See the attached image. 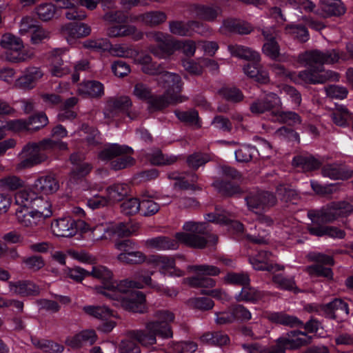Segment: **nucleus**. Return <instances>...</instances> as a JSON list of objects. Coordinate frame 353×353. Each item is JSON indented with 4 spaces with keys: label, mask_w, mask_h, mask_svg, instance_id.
<instances>
[{
    "label": "nucleus",
    "mask_w": 353,
    "mask_h": 353,
    "mask_svg": "<svg viewBox=\"0 0 353 353\" xmlns=\"http://www.w3.org/2000/svg\"><path fill=\"white\" fill-rule=\"evenodd\" d=\"M145 285L157 291L161 290V285L153 281L150 276H143L140 277V281H120L119 287L114 291L107 292L108 299L112 300L116 307H121L129 312L142 313L145 309V295L132 288L141 289Z\"/></svg>",
    "instance_id": "1"
},
{
    "label": "nucleus",
    "mask_w": 353,
    "mask_h": 353,
    "mask_svg": "<svg viewBox=\"0 0 353 353\" xmlns=\"http://www.w3.org/2000/svg\"><path fill=\"white\" fill-rule=\"evenodd\" d=\"M352 212L353 200L351 203L345 201L332 202L317 213L309 212L308 216L312 223L307 225V230L310 234L316 236L326 235L331 238L343 239L345 235L343 230L334 226L324 225L323 223L349 216Z\"/></svg>",
    "instance_id": "2"
},
{
    "label": "nucleus",
    "mask_w": 353,
    "mask_h": 353,
    "mask_svg": "<svg viewBox=\"0 0 353 353\" xmlns=\"http://www.w3.org/2000/svg\"><path fill=\"white\" fill-rule=\"evenodd\" d=\"M341 59L336 50H332L322 52L319 50L306 52L299 56L298 61L308 66L310 70L301 72L294 78L290 74V78L296 83H323L327 79L332 78V72H326L327 75L319 74L323 70V64L334 63Z\"/></svg>",
    "instance_id": "3"
},
{
    "label": "nucleus",
    "mask_w": 353,
    "mask_h": 353,
    "mask_svg": "<svg viewBox=\"0 0 353 353\" xmlns=\"http://www.w3.org/2000/svg\"><path fill=\"white\" fill-rule=\"evenodd\" d=\"M156 320L146 323L145 330H130L128 335L134 339L142 346L149 347L157 344V336L162 339H169L173 337V332L170 323L173 322L174 314L168 310H161L154 313Z\"/></svg>",
    "instance_id": "4"
},
{
    "label": "nucleus",
    "mask_w": 353,
    "mask_h": 353,
    "mask_svg": "<svg viewBox=\"0 0 353 353\" xmlns=\"http://www.w3.org/2000/svg\"><path fill=\"white\" fill-rule=\"evenodd\" d=\"M183 228L189 233L176 232L174 237L190 248L203 249L208 243L215 245L218 241V236L209 232L205 223L188 221Z\"/></svg>",
    "instance_id": "5"
},
{
    "label": "nucleus",
    "mask_w": 353,
    "mask_h": 353,
    "mask_svg": "<svg viewBox=\"0 0 353 353\" xmlns=\"http://www.w3.org/2000/svg\"><path fill=\"white\" fill-rule=\"evenodd\" d=\"M137 64L141 66L144 73L157 75L159 77V85L165 88H181L183 85L181 77L176 73L165 72L161 73L163 68L161 64L153 62L150 55H141L136 60Z\"/></svg>",
    "instance_id": "6"
},
{
    "label": "nucleus",
    "mask_w": 353,
    "mask_h": 353,
    "mask_svg": "<svg viewBox=\"0 0 353 353\" xmlns=\"http://www.w3.org/2000/svg\"><path fill=\"white\" fill-rule=\"evenodd\" d=\"M48 142L43 139L38 143H28L23 148L21 161L16 167L17 170L32 168L46 161L48 157Z\"/></svg>",
    "instance_id": "7"
},
{
    "label": "nucleus",
    "mask_w": 353,
    "mask_h": 353,
    "mask_svg": "<svg viewBox=\"0 0 353 353\" xmlns=\"http://www.w3.org/2000/svg\"><path fill=\"white\" fill-rule=\"evenodd\" d=\"M134 94L139 99L146 101L151 108L157 110L165 108L170 104L181 103L185 100L182 96L168 90L162 95H153L150 90H134Z\"/></svg>",
    "instance_id": "8"
},
{
    "label": "nucleus",
    "mask_w": 353,
    "mask_h": 353,
    "mask_svg": "<svg viewBox=\"0 0 353 353\" xmlns=\"http://www.w3.org/2000/svg\"><path fill=\"white\" fill-rule=\"evenodd\" d=\"M310 261L314 264L305 268V272L312 277H323L327 280L333 279V272L331 266L334 265V260L332 256L319 252H314L309 256Z\"/></svg>",
    "instance_id": "9"
},
{
    "label": "nucleus",
    "mask_w": 353,
    "mask_h": 353,
    "mask_svg": "<svg viewBox=\"0 0 353 353\" xmlns=\"http://www.w3.org/2000/svg\"><path fill=\"white\" fill-rule=\"evenodd\" d=\"M1 46L6 50V58L11 61H24L34 55L32 50H23V42L19 38L10 34L2 37Z\"/></svg>",
    "instance_id": "10"
},
{
    "label": "nucleus",
    "mask_w": 353,
    "mask_h": 353,
    "mask_svg": "<svg viewBox=\"0 0 353 353\" xmlns=\"http://www.w3.org/2000/svg\"><path fill=\"white\" fill-rule=\"evenodd\" d=\"M312 337L305 332L292 330L280 336L274 345V353H285L286 350H296L312 342Z\"/></svg>",
    "instance_id": "11"
},
{
    "label": "nucleus",
    "mask_w": 353,
    "mask_h": 353,
    "mask_svg": "<svg viewBox=\"0 0 353 353\" xmlns=\"http://www.w3.org/2000/svg\"><path fill=\"white\" fill-rule=\"evenodd\" d=\"M148 38L159 44V46H150L149 51L159 59H166L172 55L171 43L175 39L162 32H151L147 34Z\"/></svg>",
    "instance_id": "12"
},
{
    "label": "nucleus",
    "mask_w": 353,
    "mask_h": 353,
    "mask_svg": "<svg viewBox=\"0 0 353 353\" xmlns=\"http://www.w3.org/2000/svg\"><path fill=\"white\" fill-rule=\"evenodd\" d=\"M90 276L101 281L103 285L97 286L94 289L97 293L101 294L107 298L108 292L113 291L119 287V282L112 280V272L105 266H93L90 272Z\"/></svg>",
    "instance_id": "13"
},
{
    "label": "nucleus",
    "mask_w": 353,
    "mask_h": 353,
    "mask_svg": "<svg viewBox=\"0 0 353 353\" xmlns=\"http://www.w3.org/2000/svg\"><path fill=\"white\" fill-rule=\"evenodd\" d=\"M245 200L248 209L252 211L269 208L276 203V196L272 193L265 191L250 193Z\"/></svg>",
    "instance_id": "14"
},
{
    "label": "nucleus",
    "mask_w": 353,
    "mask_h": 353,
    "mask_svg": "<svg viewBox=\"0 0 353 353\" xmlns=\"http://www.w3.org/2000/svg\"><path fill=\"white\" fill-rule=\"evenodd\" d=\"M132 106V101L127 96L111 98L106 104L103 114L105 118L112 119L121 113H128Z\"/></svg>",
    "instance_id": "15"
},
{
    "label": "nucleus",
    "mask_w": 353,
    "mask_h": 353,
    "mask_svg": "<svg viewBox=\"0 0 353 353\" xmlns=\"http://www.w3.org/2000/svg\"><path fill=\"white\" fill-rule=\"evenodd\" d=\"M316 311L321 315L324 316L325 318L335 320L337 318L336 314L339 311L348 315L350 313L348 304L341 299H334L332 301L321 304L316 307Z\"/></svg>",
    "instance_id": "16"
},
{
    "label": "nucleus",
    "mask_w": 353,
    "mask_h": 353,
    "mask_svg": "<svg viewBox=\"0 0 353 353\" xmlns=\"http://www.w3.org/2000/svg\"><path fill=\"white\" fill-rule=\"evenodd\" d=\"M9 291L20 296H36L40 294V288L30 280L8 282Z\"/></svg>",
    "instance_id": "17"
},
{
    "label": "nucleus",
    "mask_w": 353,
    "mask_h": 353,
    "mask_svg": "<svg viewBox=\"0 0 353 353\" xmlns=\"http://www.w3.org/2000/svg\"><path fill=\"white\" fill-rule=\"evenodd\" d=\"M143 244L148 248L158 251L176 250L179 247V242L176 238L163 235L148 239Z\"/></svg>",
    "instance_id": "18"
},
{
    "label": "nucleus",
    "mask_w": 353,
    "mask_h": 353,
    "mask_svg": "<svg viewBox=\"0 0 353 353\" xmlns=\"http://www.w3.org/2000/svg\"><path fill=\"white\" fill-rule=\"evenodd\" d=\"M268 298L269 293L251 287L250 284L243 287L239 293L235 296L236 301H244L252 303H256L259 301L265 302L268 300Z\"/></svg>",
    "instance_id": "19"
},
{
    "label": "nucleus",
    "mask_w": 353,
    "mask_h": 353,
    "mask_svg": "<svg viewBox=\"0 0 353 353\" xmlns=\"http://www.w3.org/2000/svg\"><path fill=\"white\" fill-rule=\"evenodd\" d=\"M51 229L54 234L62 237H71L77 232V223L70 217L59 219L51 225Z\"/></svg>",
    "instance_id": "20"
},
{
    "label": "nucleus",
    "mask_w": 353,
    "mask_h": 353,
    "mask_svg": "<svg viewBox=\"0 0 353 353\" xmlns=\"http://www.w3.org/2000/svg\"><path fill=\"white\" fill-rule=\"evenodd\" d=\"M16 217L18 223L25 228L33 229L43 224L41 216L28 208H19L16 210Z\"/></svg>",
    "instance_id": "21"
},
{
    "label": "nucleus",
    "mask_w": 353,
    "mask_h": 353,
    "mask_svg": "<svg viewBox=\"0 0 353 353\" xmlns=\"http://www.w3.org/2000/svg\"><path fill=\"white\" fill-rule=\"evenodd\" d=\"M20 31L21 32H31V41L34 44H38L49 38V32L40 26L33 24L32 20L30 18L22 19Z\"/></svg>",
    "instance_id": "22"
},
{
    "label": "nucleus",
    "mask_w": 353,
    "mask_h": 353,
    "mask_svg": "<svg viewBox=\"0 0 353 353\" xmlns=\"http://www.w3.org/2000/svg\"><path fill=\"white\" fill-rule=\"evenodd\" d=\"M262 33L266 40L262 48L263 54L272 59H276L280 54V49L277 42L274 40L276 36L274 29L266 28L263 30Z\"/></svg>",
    "instance_id": "23"
},
{
    "label": "nucleus",
    "mask_w": 353,
    "mask_h": 353,
    "mask_svg": "<svg viewBox=\"0 0 353 353\" xmlns=\"http://www.w3.org/2000/svg\"><path fill=\"white\" fill-rule=\"evenodd\" d=\"M131 148L126 145H121L113 143L104 147L98 154V157L103 161H112L121 154L132 153Z\"/></svg>",
    "instance_id": "24"
},
{
    "label": "nucleus",
    "mask_w": 353,
    "mask_h": 353,
    "mask_svg": "<svg viewBox=\"0 0 353 353\" xmlns=\"http://www.w3.org/2000/svg\"><path fill=\"white\" fill-rule=\"evenodd\" d=\"M271 256L272 254L270 252L261 250L256 256L250 257V262L256 270L274 272L283 269L279 265L269 263L268 260Z\"/></svg>",
    "instance_id": "25"
},
{
    "label": "nucleus",
    "mask_w": 353,
    "mask_h": 353,
    "mask_svg": "<svg viewBox=\"0 0 353 353\" xmlns=\"http://www.w3.org/2000/svg\"><path fill=\"white\" fill-rule=\"evenodd\" d=\"M243 70L246 76L259 83L266 84L270 81L268 71L259 62L247 63L243 66Z\"/></svg>",
    "instance_id": "26"
},
{
    "label": "nucleus",
    "mask_w": 353,
    "mask_h": 353,
    "mask_svg": "<svg viewBox=\"0 0 353 353\" xmlns=\"http://www.w3.org/2000/svg\"><path fill=\"white\" fill-rule=\"evenodd\" d=\"M107 34L110 37H121L131 36L135 41L140 40L143 37V33L131 25L114 26L109 28Z\"/></svg>",
    "instance_id": "27"
},
{
    "label": "nucleus",
    "mask_w": 353,
    "mask_h": 353,
    "mask_svg": "<svg viewBox=\"0 0 353 353\" xmlns=\"http://www.w3.org/2000/svg\"><path fill=\"white\" fill-rule=\"evenodd\" d=\"M166 14L161 11L150 12L130 16V22H139L147 26H157L166 20Z\"/></svg>",
    "instance_id": "28"
},
{
    "label": "nucleus",
    "mask_w": 353,
    "mask_h": 353,
    "mask_svg": "<svg viewBox=\"0 0 353 353\" xmlns=\"http://www.w3.org/2000/svg\"><path fill=\"white\" fill-rule=\"evenodd\" d=\"M91 30L89 26L84 23H68L63 26L61 33L70 41L73 39L86 37L90 34Z\"/></svg>",
    "instance_id": "29"
},
{
    "label": "nucleus",
    "mask_w": 353,
    "mask_h": 353,
    "mask_svg": "<svg viewBox=\"0 0 353 353\" xmlns=\"http://www.w3.org/2000/svg\"><path fill=\"white\" fill-rule=\"evenodd\" d=\"M34 188L40 193L48 194L57 192L59 188V184L52 175H45L35 180Z\"/></svg>",
    "instance_id": "30"
},
{
    "label": "nucleus",
    "mask_w": 353,
    "mask_h": 353,
    "mask_svg": "<svg viewBox=\"0 0 353 353\" xmlns=\"http://www.w3.org/2000/svg\"><path fill=\"white\" fill-rule=\"evenodd\" d=\"M199 23L195 21H179L174 20L169 22V30L172 34L187 37L192 34V28L197 26Z\"/></svg>",
    "instance_id": "31"
},
{
    "label": "nucleus",
    "mask_w": 353,
    "mask_h": 353,
    "mask_svg": "<svg viewBox=\"0 0 353 353\" xmlns=\"http://www.w3.org/2000/svg\"><path fill=\"white\" fill-rule=\"evenodd\" d=\"M268 319L272 323L290 327H299L303 325L296 316L284 312H271L268 314Z\"/></svg>",
    "instance_id": "32"
},
{
    "label": "nucleus",
    "mask_w": 353,
    "mask_h": 353,
    "mask_svg": "<svg viewBox=\"0 0 353 353\" xmlns=\"http://www.w3.org/2000/svg\"><path fill=\"white\" fill-rule=\"evenodd\" d=\"M196 16L204 21H214L222 12V9L217 5H196L194 7Z\"/></svg>",
    "instance_id": "33"
},
{
    "label": "nucleus",
    "mask_w": 353,
    "mask_h": 353,
    "mask_svg": "<svg viewBox=\"0 0 353 353\" xmlns=\"http://www.w3.org/2000/svg\"><path fill=\"white\" fill-rule=\"evenodd\" d=\"M212 186L220 194L225 196H234L243 192L239 185L229 181L216 180L213 182Z\"/></svg>",
    "instance_id": "34"
},
{
    "label": "nucleus",
    "mask_w": 353,
    "mask_h": 353,
    "mask_svg": "<svg viewBox=\"0 0 353 353\" xmlns=\"http://www.w3.org/2000/svg\"><path fill=\"white\" fill-rule=\"evenodd\" d=\"M293 164L301 168L305 172L318 169L321 166V162L312 155H298L293 158Z\"/></svg>",
    "instance_id": "35"
},
{
    "label": "nucleus",
    "mask_w": 353,
    "mask_h": 353,
    "mask_svg": "<svg viewBox=\"0 0 353 353\" xmlns=\"http://www.w3.org/2000/svg\"><path fill=\"white\" fill-rule=\"evenodd\" d=\"M159 268L163 275L179 277L184 274L183 271L176 268L175 259L170 256L163 255Z\"/></svg>",
    "instance_id": "36"
},
{
    "label": "nucleus",
    "mask_w": 353,
    "mask_h": 353,
    "mask_svg": "<svg viewBox=\"0 0 353 353\" xmlns=\"http://www.w3.org/2000/svg\"><path fill=\"white\" fill-rule=\"evenodd\" d=\"M106 196L110 203L121 201L128 193V186L124 183H116L105 190Z\"/></svg>",
    "instance_id": "37"
},
{
    "label": "nucleus",
    "mask_w": 353,
    "mask_h": 353,
    "mask_svg": "<svg viewBox=\"0 0 353 353\" xmlns=\"http://www.w3.org/2000/svg\"><path fill=\"white\" fill-rule=\"evenodd\" d=\"M321 15H341L345 12V8L340 0H321Z\"/></svg>",
    "instance_id": "38"
},
{
    "label": "nucleus",
    "mask_w": 353,
    "mask_h": 353,
    "mask_svg": "<svg viewBox=\"0 0 353 353\" xmlns=\"http://www.w3.org/2000/svg\"><path fill=\"white\" fill-rule=\"evenodd\" d=\"M32 345L46 353H61L63 351V346L46 339H40L37 337H32Z\"/></svg>",
    "instance_id": "39"
},
{
    "label": "nucleus",
    "mask_w": 353,
    "mask_h": 353,
    "mask_svg": "<svg viewBox=\"0 0 353 353\" xmlns=\"http://www.w3.org/2000/svg\"><path fill=\"white\" fill-rule=\"evenodd\" d=\"M200 340L203 343L219 346L226 345L230 341L228 336L222 332H206L201 336Z\"/></svg>",
    "instance_id": "40"
},
{
    "label": "nucleus",
    "mask_w": 353,
    "mask_h": 353,
    "mask_svg": "<svg viewBox=\"0 0 353 353\" xmlns=\"http://www.w3.org/2000/svg\"><path fill=\"white\" fill-rule=\"evenodd\" d=\"M172 55L175 51L181 50L183 53L187 57L194 56L196 51V43L190 39L179 40L174 39L171 43Z\"/></svg>",
    "instance_id": "41"
},
{
    "label": "nucleus",
    "mask_w": 353,
    "mask_h": 353,
    "mask_svg": "<svg viewBox=\"0 0 353 353\" xmlns=\"http://www.w3.org/2000/svg\"><path fill=\"white\" fill-rule=\"evenodd\" d=\"M61 52L60 50L55 51L50 59V72L52 75L56 77H61L69 71L68 66L63 64V58L61 57Z\"/></svg>",
    "instance_id": "42"
},
{
    "label": "nucleus",
    "mask_w": 353,
    "mask_h": 353,
    "mask_svg": "<svg viewBox=\"0 0 353 353\" xmlns=\"http://www.w3.org/2000/svg\"><path fill=\"white\" fill-rule=\"evenodd\" d=\"M108 51L115 57L134 58L135 63H137L136 60L141 56V54L138 55L136 50L125 44H115L114 46L111 44V47ZM142 55L145 54H142Z\"/></svg>",
    "instance_id": "43"
},
{
    "label": "nucleus",
    "mask_w": 353,
    "mask_h": 353,
    "mask_svg": "<svg viewBox=\"0 0 353 353\" xmlns=\"http://www.w3.org/2000/svg\"><path fill=\"white\" fill-rule=\"evenodd\" d=\"M272 281L281 290L293 291L294 293L299 292L294 277H288L282 274H277L273 276Z\"/></svg>",
    "instance_id": "44"
},
{
    "label": "nucleus",
    "mask_w": 353,
    "mask_h": 353,
    "mask_svg": "<svg viewBox=\"0 0 353 353\" xmlns=\"http://www.w3.org/2000/svg\"><path fill=\"white\" fill-rule=\"evenodd\" d=\"M223 279L228 284L242 286V288L250 283V275L245 272H228Z\"/></svg>",
    "instance_id": "45"
},
{
    "label": "nucleus",
    "mask_w": 353,
    "mask_h": 353,
    "mask_svg": "<svg viewBox=\"0 0 353 353\" xmlns=\"http://www.w3.org/2000/svg\"><path fill=\"white\" fill-rule=\"evenodd\" d=\"M34 205L36 208L32 210L34 211L38 216H41L43 222L46 218H49L52 216V204L48 200L41 197H37L34 199Z\"/></svg>",
    "instance_id": "46"
},
{
    "label": "nucleus",
    "mask_w": 353,
    "mask_h": 353,
    "mask_svg": "<svg viewBox=\"0 0 353 353\" xmlns=\"http://www.w3.org/2000/svg\"><path fill=\"white\" fill-rule=\"evenodd\" d=\"M321 172L323 176L334 180L344 179L347 177L343 167L336 163L328 164L323 166Z\"/></svg>",
    "instance_id": "47"
},
{
    "label": "nucleus",
    "mask_w": 353,
    "mask_h": 353,
    "mask_svg": "<svg viewBox=\"0 0 353 353\" xmlns=\"http://www.w3.org/2000/svg\"><path fill=\"white\" fill-rule=\"evenodd\" d=\"M117 259L127 264H140L146 260V256L140 251L131 250L129 252H121L117 256Z\"/></svg>",
    "instance_id": "48"
},
{
    "label": "nucleus",
    "mask_w": 353,
    "mask_h": 353,
    "mask_svg": "<svg viewBox=\"0 0 353 353\" xmlns=\"http://www.w3.org/2000/svg\"><path fill=\"white\" fill-rule=\"evenodd\" d=\"M148 160L152 165H172L176 162L177 157L172 155H165L161 150H158L148 154Z\"/></svg>",
    "instance_id": "49"
},
{
    "label": "nucleus",
    "mask_w": 353,
    "mask_h": 353,
    "mask_svg": "<svg viewBox=\"0 0 353 353\" xmlns=\"http://www.w3.org/2000/svg\"><path fill=\"white\" fill-rule=\"evenodd\" d=\"M38 18L43 21L52 19L57 14L56 6L50 3H41L36 8Z\"/></svg>",
    "instance_id": "50"
},
{
    "label": "nucleus",
    "mask_w": 353,
    "mask_h": 353,
    "mask_svg": "<svg viewBox=\"0 0 353 353\" xmlns=\"http://www.w3.org/2000/svg\"><path fill=\"white\" fill-rule=\"evenodd\" d=\"M210 161V157L209 154L202 152H194L188 156L186 163L190 168L196 170L199 167L204 165Z\"/></svg>",
    "instance_id": "51"
},
{
    "label": "nucleus",
    "mask_w": 353,
    "mask_h": 353,
    "mask_svg": "<svg viewBox=\"0 0 353 353\" xmlns=\"http://www.w3.org/2000/svg\"><path fill=\"white\" fill-rule=\"evenodd\" d=\"M43 75L41 71L37 68H31L28 69L23 76L18 81L20 86L28 87L34 81L39 80Z\"/></svg>",
    "instance_id": "52"
},
{
    "label": "nucleus",
    "mask_w": 353,
    "mask_h": 353,
    "mask_svg": "<svg viewBox=\"0 0 353 353\" xmlns=\"http://www.w3.org/2000/svg\"><path fill=\"white\" fill-rule=\"evenodd\" d=\"M101 0H56L57 6L60 8H72L77 3L85 7L89 10L97 8Z\"/></svg>",
    "instance_id": "53"
},
{
    "label": "nucleus",
    "mask_w": 353,
    "mask_h": 353,
    "mask_svg": "<svg viewBox=\"0 0 353 353\" xmlns=\"http://www.w3.org/2000/svg\"><path fill=\"white\" fill-rule=\"evenodd\" d=\"M258 151L254 146L243 145L235 151V158L239 162H249L257 154Z\"/></svg>",
    "instance_id": "54"
},
{
    "label": "nucleus",
    "mask_w": 353,
    "mask_h": 353,
    "mask_svg": "<svg viewBox=\"0 0 353 353\" xmlns=\"http://www.w3.org/2000/svg\"><path fill=\"white\" fill-rule=\"evenodd\" d=\"M83 311L96 319L106 320L112 316V310L105 306L88 305L83 307Z\"/></svg>",
    "instance_id": "55"
},
{
    "label": "nucleus",
    "mask_w": 353,
    "mask_h": 353,
    "mask_svg": "<svg viewBox=\"0 0 353 353\" xmlns=\"http://www.w3.org/2000/svg\"><path fill=\"white\" fill-rule=\"evenodd\" d=\"M205 219L209 222L221 225H228L230 222L229 213L217 207L215 208L214 212L206 214Z\"/></svg>",
    "instance_id": "56"
},
{
    "label": "nucleus",
    "mask_w": 353,
    "mask_h": 353,
    "mask_svg": "<svg viewBox=\"0 0 353 353\" xmlns=\"http://www.w3.org/2000/svg\"><path fill=\"white\" fill-rule=\"evenodd\" d=\"M83 47L94 51L104 52L108 51L111 47V43L108 39L99 38L97 39H89L83 42Z\"/></svg>",
    "instance_id": "57"
},
{
    "label": "nucleus",
    "mask_w": 353,
    "mask_h": 353,
    "mask_svg": "<svg viewBox=\"0 0 353 353\" xmlns=\"http://www.w3.org/2000/svg\"><path fill=\"white\" fill-rule=\"evenodd\" d=\"M188 283L191 287L201 288H213L216 285L214 279L204 276H196L188 278Z\"/></svg>",
    "instance_id": "58"
},
{
    "label": "nucleus",
    "mask_w": 353,
    "mask_h": 353,
    "mask_svg": "<svg viewBox=\"0 0 353 353\" xmlns=\"http://www.w3.org/2000/svg\"><path fill=\"white\" fill-rule=\"evenodd\" d=\"M23 181L17 176L12 175L0 179V187L8 190H16L23 186Z\"/></svg>",
    "instance_id": "59"
},
{
    "label": "nucleus",
    "mask_w": 353,
    "mask_h": 353,
    "mask_svg": "<svg viewBox=\"0 0 353 353\" xmlns=\"http://www.w3.org/2000/svg\"><path fill=\"white\" fill-rule=\"evenodd\" d=\"M128 154H121L110 162V168L114 170H119L133 165L135 160Z\"/></svg>",
    "instance_id": "60"
},
{
    "label": "nucleus",
    "mask_w": 353,
    "mask_h": 353,
    "mask_svg": "<svg viewBox=\"0 0 353 353\" xmlns=\"http://www.w3.org/2000/svg\"><path fill=\"white\" fill-rule=\"evenodd\" d=\"M141 201L137 198H131L121 204V212L125 215H132L140 212Z\"/></svg>",
    "instance_id": "61"
},
{
    "label": "nucleus",
    "mask_w": 353,
    "mask_h": 353,
    "mask_svg": "<svg viewBox=\"0 0 353 353\" xmlns=\"http://www.w3.org/2000/svg\"><path fill=\"white\" fill-rule=\"evenodd\" d=\"M27 121L28 127H30V132H33L46 126L48 123V119L46 114L41 112L30 117Z\"/></svg>",
    "instance_id": "62"
},
{
    "label": "nucleus",
    "mask_w": 353,
    "mask_h": 353,
    "mask_svg": "<svg viewBox=\"0 0 353 353\" xmlns=\"http://www.w3.org/2000/svg\"><path fill=\"white\" fill-rule=\"evenodd\" d=\"M22 262L26 268L32 272H37L45 265V261L42 256L33 255L29 257L22 258Z\"/></svg>",
    "instance_id": "63"
},
{
    "label": "nucleus",
    "mask_w": 353,
    "mask_h": 353,
    "mask_svg": "<svg viewBox=\"0 0 353 353\" xmlns=\"http://www.w3.org/2000/svg\"><path fill=\"white\" fill-rule=\"evenodd\" d=\"M129 332L126 334L128 339L122 340L119 345V353H141L140 347L132 341L134 339H131L128 336V334ZM135 341L137 340L135 339Z\"/></svg>",
    "instance_id": "64"
}]
</instances>
